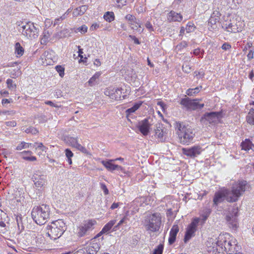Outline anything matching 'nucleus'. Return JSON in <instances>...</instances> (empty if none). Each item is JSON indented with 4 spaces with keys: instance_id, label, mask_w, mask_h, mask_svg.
<instances>
[{
    "instance_id": "obj_1",
    "label": "nucleus",
    "mask_w": 254,
    "mask_h": 254,
    "mask_svg": "<svg viewBox=\"0 0 254 254\" xmlns=\"http://www.w3.org/2000/svg\"><path fill=\"white\" fill-rule=\"evenodd\" d=\"M230 235L225 233L220 235L215 244L213 246L214 254H236L239 251L235 240H230Z\"/></svg>"
},
{
    "instance_id": "obj_2",
    "label": "nucleus",
    "mask_w": 254,
    "mask_h": 254,
    "mask_svg": "<svg viewBox=\"0 0 254 254\" xmlns=\"http://www.w3.org/2000/svg\"><path fill=\"white\" fill-rule=\"evenodd\" d=\"M66 229V226L64 221L59 219L53 221L47 227V235L51 239L56 240L60 238Z\"/></svg>"
},
{
    "instance_id": "obj_3",
    "label": "nucleus",
    "mask_w": 254,
    "mask_h": 254,
    "mask_svg": "<svg viewBox=\"0 0 254 254\" xmlns=\"http://www.w3.org/2000/svg\"><path fill=\"white\" fill-rule=\"evenodd\" d=\"M50 212L49 206L43 204L33 208L31 212V216L36 223L42 225L45 224L46 220L49 218Z\"/></svg>"
},
{
    "instance_id": "obj_4",
    "label": "nucleus",
    "mask_w": 254,
    "mask_h": 254,
    "mask_svg": "<svg viewBox=\"0 0 254 254\" xmlns=\"http://www.w3.org/2000/svg\"><path fill=\"white\" fill-rule=\"evenodd\" d=\"M249 189V186L246 181H238L233 185L231 190H229L231 196H232V197H229L230 201H237L240 196Z\"/></svg>"
},
{
    "instance_id": "obj_5",
    "label": "nucleus",
    "mask_w": 254,
    "mask_h": 254,
    "mask_svg": "<svg viewBox=\"0 0 254 254\" xmlns=\"http://www.w3.org/2000/svg\"><path fill=\"white\" fill-rule=\"evenodd\" d=\"M39 26L31 22L25 23H22L19 30H22V34L29 39H35L38 37L39 32Z\"/></svg>"
},
{
    "instance_id": "obj_6",
    "label": "nucleus",
    "mask_w": 254,
    "mask_h": 254,
    "mask_svg": "<svg viewBox=\"0 0 254 254\" xmlns=\"http://www.w3.org/2000/svg\"><path fill=\"white\" fill-rule=\"evenodd\" d=\"M244 25L243 21L233 18L228 21L223 22L222 27L228 32L236 33L241 32L243 30Z\"/></svg>"
},
{
    "instance_id": "obj_7",
    "label": "nucleus",
    "mask_w": 254,
    "mask_h": 254,
    "mask_svg": "<svg viewBox=\"0 0 254 254\" xmlns=\"http://www.w3.org/2000/svg\"><path fill=\"white\" fill-rule=\"evenodd\" d=\"M146 229L152 232H156L159 231L161 223V217L160 214L158 213L150 215L146 220Z\"/></svg>"
},
{
    "instance_id": "obj_8",
    "label": "nucleus",
    "mask_w": 254,
    "mask_h": 254,
    "mask_svg": "<svg viewBox=\"0 0 254 254\" xmlns=\"http://www.w3.org/2000/svg\"><path fill=\"white\" fill-rule=\"evenodd\" d=\"M155 137L158 141L161 142L167 141L169 130L161 123H158L155 126Z\"/></svg>"
},
{
    "instance_id": "obj_9",
    "label": "nucleus",
    "mask_w": 254,
    "mask_h": 254,
    "mask_svg": "<svg viewBox=\"0 0 254 254\" xmlns=\"http://www.w3.org/2000/svg\"><path fill=\"white\" fill-rule=\"evenodd\" d=\"M201 100V99H191L189 97H186L181 100L180 104L188 110H195L198 109H201L203 108L204 104L198 103V101Z\"/></svg>"
},
{
    "instance_id": "obj_10",
    "label": "nucleus",
    "mask_w": 254,
    "mask_h": 254,
    "mask_svg": "<svg viewBox=\"0 0 254 254\" xmlns=\"http://www.w3.org/2000/svg\"><path fill=\"white\" fill-rule=\"evenodd\" d=\"M123 91L122 88L109 87L105 89L104 94L112 99L120 101L125 99L127 96L126 95H123Z\"/></svg>"
},
{
    "instance_id": "obj_11",
    "label": "nucleus",
    "mask_w": 254,
    "mask_h": 254,
    "mask_svg": "<svg viewBox=\"0 0 254 254\" xmlns=\"http://www.w3.org/2000/svg\"><path fill=\"white\" fill-rule=\"evenodd\" d=\"M231 195L229 190L228 189H225L215 192L213 199V205L217 206L225 199L229 202H234V201H230L229 197H232Z\"/></svg>"
},
{
    "instance_id": "obj_12",
    "label": "nucleus",
    "mask_w": 254,
    "mask_h": 254,
    "mask_svg": "<svg viewBox=\"0 0 254 254\" xmlns=\"http://www.w3.org/2000/svg\"><path fill=\"white\" fill-rule=\"evenodd\" d=\"M238 208L237 207H233L229 213L226 216V220L228 226L234 230L238 228Z\"/></svg>"
},
{
    "instance_id": "obj_13",
    "label": "nucleus",
    "mask_w": 254,
    "mask_h": 254,
    "mask_svg": "<svg viewBox=\"0 0 254 254\" xmlns=\"http://www.w3.org/2000/svg\"><path fill=\"white\" fill-rule=\"evenodd\" d=\"M199 221V218L195 217L193 218L190 224L188 226L184 239L185 243H187L192 237L194 236Z\"/></svg>"
},
{
    "instance_id": "obj_14",
    "label": "nucleus",
    "mask_w": 254,
    "mask_h": 254,
    "mask_svg": "<svg viewBox=\"0 0 254 254\" xmlns=\"http://www.w3.org/2000/svg\"><path fill=\"white\" fill-rule=\"evenodd\" d=\"M151 118H147L139 121L136 127L139 131L143 135H147L150 131V127L151 126Z\"/></svg>"
},
{
    "instance_id": "obj_15",
    "label": "nucleus",
    "mask_w": 254,
    "mask_h": 254,
    "mask_svg": "<svg viewBox=\"0 0 254 254\" xmlns=\"http://www.w3.org/2000/svg\"><path fill=\"white\" fill-rule=\"evenodd\" d=\"M221 118V114L218 112H211L206 113L203 117L202 120H205L210 124H215L219 122Z\"/></svg>"
},
{
    "instance_id": "obj_16",
    "label": "nucleus",
    "mask_w": 254,
    "mask_h": 254,
    "mask_svg": "<svg viewBox=\"0 0 254 254\" xmlns=\"http://www.w3.org/2000/svg\"><path fill=\"white\" fill-rule=\"evenodd\" d=\"M32 179L34 183L35 187L38 190L46 184V176L41 174L40 173L36 172L32 176Z\"/></svg>"
},
{
    "instance_id": "obj_17",
    "label": "nucleus",
    "mask_w": 254,
    "mask_h": 254,
    "mask_svg": "<svg viewBox=\"0 0 254 254\" xmlns=\"http://www.w3.org/2000/svg\"><path fill=\"white\" fill-rule=\"evenodd\" d=\"M203 149L199 145H194L190 148H183L182 151L184 154L191 158H194L200 154Z\"/></svg>"
},
{
    "instance_id": "obj_18",
    "label": "nucleus",
    "mask_w": 254,
    "mask_h": 254,
    "mask_svg": "<svg viewBox=\"0 0 254 254\" xmlns=\"http://www.w3.org/2000/svg\"><path fill=\"white\" fill-rule=\"evenodd\" d=\"M100 244L98 242H95V239H92L88 246L85 248L86 254H96L100 249Z\"/></svg>"
},
{
    "instance_id": "obj_19",
    "label": "nucleus",
    "mask_w": 254,
    "mask_h": 254,
    "mask_svg": "<svg viewBox=\"0 0 254 254\" xmlns=\"http://www.w3.org/2000/svg\"><path fill=\"white\" fill-rule=\"evenodd\" d=\"M194 134L193 133L192 129L190 127H187L183 132L179 134V137L181 139L183 138V142H188L191 141Z\"/></svg>"
},
{
    "instance_id": "obj_20",
    "label": "nucleus",
    "mask_w": 254,
    "mask_h": 254,
    "mask_svg": "<svg viewBox=\"0 0 254 254\" xmlns=\"http://www.w3.org/2000/svg\"><path fill=\"white\" fill-rule=\"evenodd\" d=\"M125 18L128 21V23L130 25L132 29L138 30L139 27H141L139 20H137L133 15L131 14H127Z\"/></svg>"
},
{
    "instance_id": "obj_21",
    "label": "nucleus",
    "mask_w": 254,
    "mask_h": 254,
    "mask_svg": "<svg viewBox=\"0 0 254 254\" xmlns=\"http://www.w3.org/2000/svg\"><path fill=\"white\" fill-rule=\"evenodd\" d=\"M113 161H114V160H109L108 161L103 160L102 161V164L109 171H113L116 170L122 171L123 167L118 165L113 164L112 163Z\"/></svg>"
},
{
    "instance_id": "obj_22",
    "label": "nucleus",
    "mask_w": 254,
    "mask_h": 254,
    "mask_svg": "<svg viewBox=\"0 0 254 254\" xmlns=\"http://www.w3.org/2000/svg\"><path fill=\"white\" fill-rule=\"evenodd\" d=\"M179 229L177 225H174L172 227L170 232L169 238L168 239L169 244L172 245L176 239V236L179 232Z\"/></svg>"
},
{
    "instance_id": "obj_23",
    "label": "nucleus",
    "mask_w": 254,
    "mask_h": 254,
    "mask_svg": "<svg viewBox=\"0 0 254 254\" xmlns=\"http://www.w3.org/2000/svg\"><path fill=\"white\" fill-rule=\"evenodd\" d=\"M182 15L180 13H177L173 10H171L168 14L167 20L169 22H180L182 20Z\"/></svg>"
},
{
    "instance_id": "obj_24",
    "label": "nucleus",
    "mask_w": 254,
    "mask_h": 254,
    "mask_svg": "<svg viewBox=\"0 0 254 254\" xmlns=\"http://www.w3.org/2000/svg\"><path fill=\"white\" fill-rule=\"evenodd\" d=\"M220 16L221 13L218 10H214L209 19L208 24L210 25L211 27L215 25L217 22L219 21Z\"/></svg>"
},
{
    "instance_id": "obj_25",
    "label": "nucleus",
    "mask_w": 254,
    "mask_h": 254,
    "mask_svg": "<svg viewBox=\"0 0 254 254\" xmlns=\"http://www.w3.org/2000/svg\"><path fill=\"white\" fill-rule=\"evenodd\" d=\"M142 104V102L139 101L138 102L135 103L132 107L127 109L126 111L127 117H129L131 113H134L136 110H137L140 108Z\"/></svg>"
},
{
    "instance_id": "obj_26",
    "label": "nucleus",
    "mask_w": 254,
    "mask_h": 254,
    "mask_svg": "<svg viewBox=\"0 0 254 254\" xmlns=\"http://www.w3.org/2000/svg\"><path fill=\"white\" fill-rule=\"evenodd\" d=\"M3 221L0 222V230L4 231L7 230V228H8V221L9 219L6 214H3Z\"/></svg>"
},
{
    "instance_id": "obj_27",
    "label": "nucleus",
    "mask_w": 254,
    "mask_h": 254,
    "mask_svg": "<svg viewBox=\"0 0 254 254\" xmlns=\"http://www.w3.org/2000/svg\"><path fill=\"white\" fill-rule=\"evenodd\" d=\"M22 157L23 159L29 161H34L36 160V157L34 156H31L32 152L30 151H24L21 152Z\"/></svg>"
},
{
    "instance_id": "obj_28",
    "label": "nucleus",
    "mask_w": 254,
    "mask_h": 254,
    "mask_svg": "<svg viewBox=\"0 0 254 254\" xmlns=\"http://www.w3.org/2000/svg\"><path fill=\"white\" fill-rule=\"evenodd\" d=\"M116 222V220H112L107 223L102 228V232L108 233Z\"/></svg>"
},
{
    "instance_id": "obj_29",
    "label": "nucleus",
    "mask_w": 254,
    "mask_h": 254,
    "mask_svg": "<svg viewBox=\"0 0 254 254\" xmlns=\"http://www.w3.org/2000/svg\"><path fill=\"white\" fill-rule=\"evenodd\" d=\"M247 122L251 125H254V109H250L246 117Z\"/></svg>"
},
{
    "instance_id": "obj_30",
    "label": "nucleus",
    "mask_w": 254,
    "mask_h": 254,
    "mask_svg": "<svg viewBox=\"0 0 254 254\" xmlns=\"http://www.w3.org/2000/svg\"><path fill=\"white\" fill-rule=\"evenodd\" d=\"M211 210L210 208H205L202 211V213L201 215V220L203 223H204L207 219L209 215L210 214Z\"/></svg>"
},
{
    "instance_id": "obj_31",
    "label": "nucleus",
    "mask_w": 254,
    "mask_h": 254,
    "mask_svg": "<svg viewBox=\"0 0 254 254\" xmlns=\"http://www.w3.org/2000/svg\"><path fill=\"white\" fill-rule=\"evenodd\" d=\"M104 19L109 22H111L115 20L114 13L112 11H107L104 15Z\"/></svg>"
},
{
    "instance_id": "obj_32",
    "label": "nucleus",
    "mask_w": 254,
    "mask_h": 254,
    "mask_svg": "<svg viewBox=\"0 0 254 254\" xmlns=\"http://www.w3.org/2000/svg\"><path fill=\"white\" fill-rule=\"evenodd\" d=\"M201 88V86L196 87L194 88H189L186 91V94L189 96H193L194 95L197 94Z\"/></svg>"
},
{
    "instance_id": "obj_33",
    "label": "nucleus",
    "mask_w": 254,
    "mask_h": 254,
    "mask_svg": "<svg viewBox=\"0 0 254 254\" xmlns=\"http://www.w3.org/2000/svg\"><path fill=\"white\" fill-rule=\"evenodd\" d=\"M15 53L19 56H21L24 54V49L19 42L15 44Z\"/></svg>"
},
{
    "instance_id": "obj_34",
    "label": "nucleus",
    "mask_w": 254,
    "mask_h": 254,
    "mask_svg": "<svg viewBox=\"0 0 254 254\" xmlns=\"http://www.w3.org/2000/svg\"><path fill=\"white\" fill-rule=\"evenodd\" d=\"M96 221L94 219L89 220L84 223V224L86 226V229L88 230L89 231H92L94 228V226L96 224Z\"/></svg>"
},
{
    "instance_id": "obj_35",
    "label": "nucleus",
    "mask_w": 254,
    "mask_h": 254,
    "mask_svg": "<svg viewBox=\"0 0 254 254\" xmlns=\"http://www.w3.org/2000/svg\"><path fill=\"white\" fill-rule=\"evenodd\" d=\"M101 72H96L89 80L88 83L91 86L94 85L96 82V80L98 79L101 75Z\"/></svg>"
},
{
    "instance_id": "obj_36",
    "label": "nucleus",
    "mask_w": 254,
    "mask_h": 254,
    "mask_svg": "<svg viewBox=\"0 0 254 254\" xmlns=\"http://www.w3.org/2000/svg\"><path fill=\"white\" fill-rule=\"evenodd\" d=\"M88 232H89V231L86 229V226L83 224L79 227L77 235L79 237H82L86 235Z\"/></svg>"
},
{
    "instance_id": "obj_37",
    "label": "nucleus",
    "mask_w": 254,
    "mask_h": 254,
    "mask_svg": "<svg viewBox=\"0 0 254 254\" xmlns=\"http://www.w3.org/2000/svg\"><path fill=\"white\" fill-rule=\"evenodd\" d=\"M87 9V6L85 5H82L76 8L73 13L74 15H82Z\"/></svg>"
},
{
    "instance_id": "obj_38",
    "label": "nucleus",
    "mask_w": 254,
    "mask_h": 254,
    "mask_svg": "<svg viewBox=\"0 0 254 254\" xmlns=\"http://www.w3.org/2000/svg\"><path fill=\"white\" fill-rule=\"evenodd\" d=\"M72 147L76 148L82 153L87 155L90 154L89 151L85 147L83 146L81 144H71Z\"/></svg>"
},
{
    "instance_id": "obj_39",
    "label": "nucleus",
    "mask_w": 254,
    "mask_h": 254,
    "mask_svg": "<svg viewBox=\"0 0 254 254\" xmlns=\"http://www.w3.org/2000/svg\"><path fill=\"white\" fill-rule=\"evenodd\" d=\"M186 127H187L181 123H176L175 128L177 130V134L179 135V133H181V132H183Z\"/></svg>"
},
{
    "instance_id": "obj_40",
    "label": "nucleus",
    "mask_w": 254,
    "mask_h": 254,
    "mask_svg": "<svg viewBox=\"0 0 254 254\" xmlns=\"http://www.w3.org/2000/svg\"><path fill=\"white\" fill-rule=\"evenodd\" d=\"M64 141L65 143H78L79 140L77 138H75L72 136H64Z\"/></svg>"
},
{
    "instance_id": "obj_41",
    "label": "nucleus",
    "mask_w": 254,
    "mask_h": 254,
    "mask_svg": "<svg viewBox=\"0 0 254 254\" xmlns=\"http://www.w3.org/2000/svg\"><path fill=\"white\" fill-rule=\"evenodd\" d=\"M65 156L67 158V161L69 165L72 164L71 157L73 156V154L69 149H66L65 150Z\"/></svg>"
},
{
    "instance_id": "obj_42",
    "label": "nucleus",
    "mask_w": 254,
    "mask_h": 254,
    "mask_svg": "<svg viewBox=\"0 0 254 254\" xmlns=\"http://www.w3.org/2000/svg\"><path fill=\"white\" fill-rule=\"evenodd\" d=\"M182 70L184 72L187 73L190 72L191 67L189 63L186 62L183 64L182 66Z\"/></svg>"
},
{
    "instance_id": "obj_43",
    "label": "nucleus",
    "mask_w": 254,
    "mask_h": 254,
    "mask_svg": "<svg viewBox=\"0 0 254 254\" xmlns=\"http://www.w3.org/2000/svg\"><path fill=\"white\" fill-rule=\"evenodd\" d=\"M163 250H164V245L162 244H160L154 250L152 254H162Z\"/></svg>"
},
{
    "instance_id": "obj_44",
    "label": "nucleus",
    "mask_w": 254,
    "mask_h": 254,
    "mask_svg": "<svg viewBox=\"0 0 254 254\" xmlns=\"http://www.w3.org/2000/svg\"><path fill=\"white\" fill-rule=\"evenodd\" d=\"M241 150H244L246 151H249L250 150H253V147H254V144H240Z\"/></svg>"
},
{
    "instance_id": "obj_45",
    "label": "nucleus",
    "mask_w": 254,
    "mask_h": 254,
    "mask_svg": "<svg viewBox=\"0 0 254 254\" xmlns=\"http://www.w3.org/2000/svg\"><path fill=\"white\" fill-rule=\"evenodd\" d=\"M185 29L187 33H190L194 31L195 26L193 23L189 22L186 25Z\"/></svg>"
},
{
    "instance_id": "obj_46",
    "label": "nucleus",
    "mask_w": 254,
    "mask_h": 254,
    "mask_svg": "<svg viewBox=\"0 0 254 254\" xmlns=\"http://www.w3.org/2000/svg\"><path fill=\"white\" fill-rule=\"evenodd\" d=\"M55 69L59 73V75L61 77H63L64 74V68L60 65H58L56 66Z\"/></svg>"
},
{
    "instance_id": "obj_47",
    "label": "nucleus",
    "mask_w": 254,
    "mask_h": 254,
    "mask_svg": "<svg viewBox=\"0 0 254 254\" xmlns=\"http://www.w3.org/2000/svg\"><path fill=\"white\" fill-rule=\"evenodd\" d=\"M24 131L27 133H31L32 134H36L38 132L37 128L32 127L26 128L24 130Z\"/></svg>"
},
{
    "instance_id": "obj_48",
    "label": "nucleus",
    "mask_w": 254,
    "mask_h": 254,
    "mask_svg": "<svg viewBox=\"0 0 254 254\" xmlns=\"http://www.w3.org/2000/svg\"><path fill=\"white\" fill-rule=\"evenodd\" d=\"M13 80L11 79H7L6 80V84L8 88L10 90H13L16 87V84L13 83Z\"/></svg>"
},
{
    "instance_id": "obj_49",
    "label": "nucleus",
    "mask_w": 254,
    "mask_h": 254,
    "mask_svg": "<svg viewBox=\"0 0 254 254\" xmlns=\"http://www.w3.org/2000/svg\"><path fill=\"white\" fill-rule=\"evenodd\" d=\"M43 37L42 38V41H43L44 43L47 42L48 40V39L50 37V34L48 31L44 30L43 33Z\"/></svg>"
},
{
    "instance_id": "obj_50",
    "label": "nucleus",
    "mask_w": 254,
    "mask_h": 254,
    "mask_svg": "<svg viewBox=\"0 0 254 254\" xmlns=\"http://www.w3.org/2000/svg\"><path fill=\"white\" fill-rule=\"evenodd\" d=\"M16 222L17 224L18 227L19 229L23 230L24 229V226L23 225L22 221V217L21 216H17L16 217Z\"/></svg>"
},
{
    "instance_id": "obj_51",
    "label": "nucleus",
    "mask_w": 254,
    "mask_h": 254,
    "mask_svg": "<svg viewBox=\"0 0 254 254\" xmlns=\"http://www.w3.org/2000/svg\"><path fill=\"white\" fill-rule=\"evenodd\" d=\"M37 118L38 119L39 123H44L47 120L46 117L42 114L38 115Z\"/></svg>"
},
{
    "instance_id": "obj_52",
    "label": "nucleus",
    "mask_w": 254,
    "mask_h": 254,
    "mask_svg": "<svg viewBox=\"0 0 254 254\" xmlns=\"http://www.w3.org/2000/svg\"><path fill=\"white\" fill-rule=\"evenodd\" d=\"M127 219V218L126 217H124L122 219H121L119 221V222L118 223V224L117 225H116L115 226H114L113 227V230L114 231H116L117 230V229H118V227L120 225H121L123 223H126V221Z\"/></svg>"
},
{
    "instance_id": "obj_53",
    "label": "nucleus",
    "mask_w": 254,
    "mask_h": 254,
    "mask_svg": "<svg viewBox=\"0 0 254 254\" xmlns=\"http://www.w3.org/2000/svg\"><path fill=\"white\" fill-rule=\"evenodd\" d=\"M204 51L202 50L201 51L199 48H197L194 49L193 51V54L195 56H199L200 58H202V56H201L200 55H202L203 54Z\"/></svg>"
},
{
    "instance_id": "obj_54",
    "label": "nucleus",
    "mask_w": 254,
    "mask_h": 254,
    "mask_svg": "<svg viewBox=\"0 0 254 254\" xmlns=\"http://www.w3.org/2000/svg\"><path fill=\"white\" fill-rule=\"evenodd\" d=\"M194 76H196L197 79L199 78H203L204 76V73L202 71L200 70L198 72L195 71L194 72Z\"/></svg>"
},
{
    "instance_id": "obj_55",
    "label": "nucleus",
    "mask_w": 254,
    "mask_h": 254,
    "mask_svg": "<svg viewBox=\"0 0 254 254\" xmlns=\"http://www.w3.org/2000/svg\"><path fill=\"white\" fill-rule=\"evenodd\" d=\"M188 46V43L186 41H183L181 43L177 45V47L179 49H182L186 48Z\"/></svg>"
},
{
    "instance_id": "obj_56",
    "label": "nucleus",
    "mask_w": 254,
    "mask_h": 254,
    "mask_svg": "<svg viewBox=\"0 0 254 254\" xmlns=\"http://www.w3.org/2000/svg\"><path fill=\"white\" fill-rule=\"evenodd\" d=\"M77 30L81 33H85L87 32V27L85 25H83L79 27L77 29Z\"/></svg>"
},
{
    "instance_id": "obj_57",
    "label": "nucleus",
    "mask_w": 254,
    "mask_h": 254,
    "mask_svg": "<svg viewBox=\"0 0 254 254\" xmlns=\"http://www.w3.org/2000/svg\"><path fill=\"white\" fill-rule=\"evenodd\" d=\"M101 188L102 190H103V192L105 194L107 195V194H109V190L105 184L101 183Z\"/></svg>"
},
{
    "instance_id": "obj_58",
    "label": "nucleus",
    "mask_w": 254,
    "mask_h": 254,
    "mask_svg": "<svg viewBox=\"0 0 254 254\" xmlns=\"http://www.w3.org/2000/svg\"><path fill=\"white\" fill-rule=\"evenodd\" d=\"M221 48L223 50L227 51L231 48V45L228 43H224Z\"/></svg>"
},
{
    "instance_id": "obj_59",
    "label": "nucleus",
    "mask_w": 254,
    "mask_h": 254,
    "mask_svg": "<svg viewBox=\"0 0 254 254\" xmlns=\"http://www.w3.org/2000/svg\"><path fill=\"white\" fill-rule=\"evenodd\" d=\"M145 26L147 29L150 31H153L154 28L149 21H147L145 24Z\"/></svg>"
},
{
    "instance_id": "obj_60",
    "label": "nucleus",
    "mask_w": 254,
    "mask_h": 254,
    "mask_svg": "<svg viewBox=\"0 0 254 254\" xmlns=\"http://www.w3.org/2000/svg\"><path fill=\"white\" fill-rule=\"evenodd\" d=\"M129 38H130L134 42V43L136 44L139 45L140 44V41L138 40V39L134 36L133 35H129Z\"/></svg>"
},
{
    "instance_id": "obj_61",
    "label": "nucleus",
    "mask_w": 254,
    "mask_h": 254,
    "mask_svg": "<svg viewBox=\"0 0 254 254\" xmlns=\"http://www.w3.org/2000/svg\"><path fill=\"white\" fill-rule=\"evenodd\" d=\"M29 144H20V145H18L16 149V150H21L23 148H26L29 146Z\"/></svg>"
},
{
    "instance_id": "obj_62",
    "label": "nucleus",
    "mask_w": 254,
    "mask_h": 254,
    "mask_svg": "<svg viewBox=\"0 0 254 254\" xmlns=\"http://www.w3.org/2000/svg\"><path fill=\"white\" fill-rule=\"evenodd\" d=\"M254 50H251L249 51V52L247 55V57L249 60H251L254 58Z\"/></svg>"
},
{
    "instance_id": "obj_63",
    "label": "nucleus",
    "mask_w": 254,
    "mask_h": 254,
    "mask_svg": "<svg viewBox=\"0 0 254 254\" xmlns=\"http://www.w3.org/2000/svg\"><path fill=\"white\" fill-rule=\"evenodd\" d=\"M74 254H86V249H85V248L80 249L77 251Z\"/></svg>"
},
{
    "instance_id": "obj_64",
    "label": "nucleus",
    "mask_w": 254,
    "mask_h": 254,
    "mask_svg": "<svg viewBox=\"0 0 254 254\" xmlns=\"http://www.w3.org/2000/svg\"><path fill=\"white\" fill-rule=\"evenodd\" d=\"M7 126L15 127L16 125V123L15 121H10L6 122Z\"/></svg>"
}]
</instances>
